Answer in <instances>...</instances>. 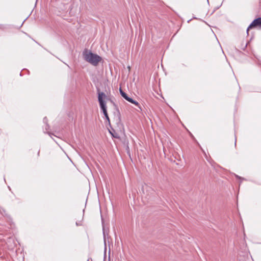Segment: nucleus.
Wrapping results in <instances>:
<instances>
[{
    "mask_svg": "<svg viewBox=\"0 0 261 261\" xmlns=\"http://www.w3.org/2000/svg\"><path fill=\"white\" fill-rule=\"evenodd\" d=\"M84 59L94 66H97L101 58L97 55L85 51L83 52Z\"/></svg>",
    "mask_w": 261,
    "mask_h": 261,
    "instance_id": "f257e3e1",
    "label": "nucleus"
},
{
    "mask_svg": "<svg viewBox=\"0 0 261 261\" xmlns=\"http://www.w3.org/2000/svg\"><path fill=\"white\" fill-rule=\"evenodd\" d=\"M106 98H107V97L103 92L98 93V100L99 106L105 116L108 115L106 102L104 100Z\"/></svg>",
    "mask_w": 261,
    "mask_h": 261,
    "instance_id": "f03ea898",
    "label": "nucleus"
},
{
    "mask_svg": "<svg viewBox=\"0 0 261 261\" xmlns=\"http://www.w3.org/2000/svg\"><path fill=\"white\" fill-rule=\"evenodd\" d=\"M255 27H259L261 28V17H258L256 19H255L249 25L247 29V33H248V31Z\"/></svg>",
    "mask_w": 261,
    "mask_h": 261,
    "instance_id": "7ed1b4c3",
    "label": "nucleus"
},
{
    "mask_svg": "<svg viewBox=\"0 0 261 261\" xmlns=\"http://www.w3.org/2000/svg\"><path fill=\"white\" fill-rule=\"evenodd\" d=\"M120 93L121 96L127 101H129L130 99L129 97L124 92H123L121 88H120Z\"/></svg>",
    "mask_w": 261,
    "mask_h": 261,
    "instance_id": "20e7f679",
    "label": "nucleus"
},
{
    "mask_svg": "<svg viewBox=\"0 0 261 261\" xmlns=\"http://www.w3.org/2000/svg\"><path fill=\"white\" fill-rule=\"evenodd\" d=\"M128 102H129L132 103H133V104L135 105L136 106H137L138 107V108L139 109V110H138V111H142L141 108L137 101L133 100L132 98H130V99L129 100Z\"/></svg>",
    "mask_w": 261,
    "mask_h": 261,
    "instance_id": "39448f33",
    "label": "nucleus"
},
{
    "mask_svg": "<svg viewBox=\"0 0 261 261\" xmlns=\"http://www.w3.org/2000/svg\"><path fill=\"white\" fill-rule=\"evenodd\" d=\"M142 190L143 191V194L145 195V191H146V192H147L148 191L151 190V189L150 187H149L147 185H144L142 186Z\"/></svg>",
    "mask_w": 261,
    "mask_h": 261,
    "instance_id": "423d86ee",
    "label": "nucleus"
},
{
    "mask_svg": "<svg viewBox=\"0 0 261 261\" xmlns=\"http://www.w3.org/2000/svg\"><path fill=\"white\" fill-rule=\"evenodd\" d=\"M107 120L108 121L109 123H110V119H109V116H108V114L106 116H105Z\"/></svg>",
    "mask_w": 261,
    "mask_h": 261,
    "instance_id": "0eeeda50",
    "label": "nucleus"
},
{
    "mask_svg": "<svg viewBox=\"0 0 261 261\" xmlns=\"http://www.w3.org/2000/svg\"><path fill=\"white\" fill-rule=\"evenodd\" d=\"M103 234L104 240H105L106 234H105V232L104 229H103ZM105 244H106V241H105Z\"/></svg>",
    "mask_w": 261,
    "mask_h": 261,
    "instance_id": "6e6552de",
    "label": "nucleus"
},
{
    "mask_svg": "<svg viewBox=\"0 0 261 261\" xmlns=\"http://www.w3.org/2000/svg\"><path fill=\"white\" fill-rule=\"evenodd\" d=\"M236 176L238 178H239V179H241V178H242L240 176H238V175H236Z\"/></svg>",
    "mask_w": 261,
    "mask_h": 261,
    "instance_id": "1a4fd4ad",
    "label": "nucleus"
},
{
    "mask_svg": "<svg viewBox=\"0 0 261 261\" xmlns=\"http://www.w3.org/2000/svg\"><path fill=\"white\" fill-rule=\"evenodd\" d=\"M76 225L77 226H79V225H80V224L78 222H76Z\"/></svg>",
    "mask_w": 261,
    "mask_h": 261,
    "instance_id": "9d476101",
    "label": "nucleus"
},
{
    "mask_svg": "<svg viewBox=\"0 0 261 261\" xmlns=\"http://www.w3.org/2000/svg\"><path fill=\"white\" fill-rule=\"evenodd\" d=\"M45 120H46V118H44V122L45 121Z\"/></svg>",
    "mask_w": 261,
    "mask_h": 261,
    "instance_id": "9b49d317",
    "label": "nucleus"
}]
</instances>
